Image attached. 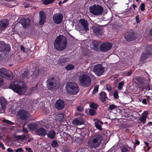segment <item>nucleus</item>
I'll return each mask as SVG.
<instances>
[{
  "label": "nucleus",
  "instance_id": "nucleus-1",
  "mask_svg": "<svg viewBox=\"0 0 152 152\" xmlns=\"http://www.w3.org/2000/svg\"><path fill=\"white\" fill-rule=\"evenodd\" d=\"M9 87L15 92L20 94H24L26 91V86L23 82L21 81H15L10 85Z\"/></svg>",
  "mask_w": 152,
  "mask_h": 152
},
{
  "label": "nucleus",
  "instance_id": "nucleus-2",
  "mask_svg": "<svg viewBox=\"0 0 152 152\" xmlns=\"http://www.w3.org/2000/svg\"><path fill=\"white\" fill-rule=\"evenodd\" d=\"M54 45L57 50L59 51L63 50L67 45L66 39L63 35L58 36L55 41Z\"/></svg>",
  "mask_w": 152,
  "mask_h": 152
},
{
  "label": "nucleus",
  "instance_id": "nucleus-3",
  "mask_svg": "<svg viewBox=\"0 0 152 152\" xmlns=\"http://www.w3.org/2000/svg\"><path fill=\"white\" fill-rule=\"evenodd\" d=\"M103 139L102 135L100 134L95 135L88 141V146L91 148H98L100 145Z\"/></svg>",
  "mask_w": 152,
  "mask_h": 152
},
{
  "label": "nucleus",
  "instance_id": "nucleus-4",
  "mask_svg": "<svg viewBox=\"0 0 152 152\" xmlns=\"http://www.w3.org/2000/svg\"><path fill=\"white\" fill-rule=\"evenodd\" d=\"M79 82L80 85L84 87H87L91 84V79L85 72L81 73L79 77Z\"/></svg>",
  "mask_w": 152,
  "mask_h": 152
},
{
  "label": "nucleus",
  "instance_id": "nucleus-5",
  "mask_svg": "<svg viewBox=\"0 0 152 152\" xmlns=\"http://www.w3.org/2000/svg\"><path fill=\"white\" fill-rule=\"evenodd\" d=\"M67 92L72 94H75L79 91V88L77 84L73 82H69L66 86Z\"/></svg>",
  "mask_w": 152,
  "mask_h": 152
},
{
  "label": "nucleus",
  "instance_id": "nucleus-6",
  "mask_svg": "<svg viewBox=\"0 0 152 152\" xmlns=\"http://www.w3.org/2000/svg\"><path fill=\"white\" fill-rule=\"evenodd\" d=\"M89 9L90 12L96 15H101L103 12V7L99 5H94Z\"/></svg>",
  "mask_w": 152,
  "mask_h": 152
},
{
  "label": "nucleus",
  "instance_id": "nucleus-7",
  "mask_svg": "<svg viewBox=\"0 0 152 152\" xmlns=\"http://www.w3.org/2000/svg\"><path fill=\"white\" fill-rule=\"evenodd\" d=\"M48 87L50 90H53L58 88L59 83L55 81L53 77H50L48 79Z\"/></svg>",
  "mask_w": 152,
  "mask_h": 152
},
{
  "label": "nucleus",
  "instance_id": "nucleus-8",
  "mask_svg": "<svg viewBox=\"0 0 152 152\" xmlns=\"http://www.w3.org/2000/svg\"><path fill=\"white\" fill-rule=\"evenodd\" d=\"M13 74L12 72L5 68H2L0 69V76L5 78L9 79L12 78Z\"/></svg>",
  "mask_w": 152,
  "mask_h": 152
},
{
  "label": "nucleus",
  "instance_id": "nucleus-9",
  "mask_svg": "<svg viewBox=\"0 0 152 152\" xmlns=\"http://www.w3.org/2000/svg\"><path fill=\"white\" fill-rule=\"evenodd\" d=\"M93 71L97 76L102 75L104 72V68L101 64L95 65L93 68Z\"/></svg>",
  "mask_w": 152,
  "mask_h": 152
},
{
  "label": "nucleus",
  "instance_id": "nucleus-10",
  "mask_svg": "<svg viewBox=\"0 0 152 152\" xmlns=\"http://www.w3.org/2000/svg\"><path fill=\"white\" fill-rule=\"evenodd\" d=\"M29 115L30 114L28 111L23 110L19 111L17 114L18 117L23 120H26Z\"/></svg>",
  "mask_w": 152,
  "mask_h": 152
},
{
  "label": "nucleus",
  "instance_id": "nucleus-11",
  "mask_svg": "<svg viewBox=\"0 0 152 152\" xmlns=\"http://www.w3.org/2000/svg\"><path fill=\"white\" fill-rule=\"evenodd\" d=\"M63 15L60 13L55 14L53 16V19L54 22L56 24H59L62 21Z\"/></svg>",
  "mask_w": 152,
  "mask_h": 152
},
{
  "label": "nucleus",
  "instance_id": "nucleus-12",
  "mask_svg": "<svg viewBox=\"0 0 152 152\" xmlns=\"http://www.w3.org/2000/svg\"><path fill=\"white\" fill-rule=\"evenodd\" d=\"M125 38L126 40L130 41L136 39L137 36L134 31H129L125 35Z\"/></svg>",
  "mask_w": 152,
  "mask_h": 152
},
{
  "label": "nucleus",
  "instance_id": "nucleus-13",
  "mask_svg": "<svg viewBox=\"0 0 152 152\" xmlns=\"http://www.w3.org/2000/svg\"><path fill=\"white\" fill-rule=\"evenodd\" d=\"M112 45L110 43L106 42L102 43L100 46V50L102 52L109 50L112 48Z\"/></svg>",
  "mask_w": 152,
  "mask_h": 152
},
{
  "label": "nucleus",
  "instance_id": "nucleus-14",
  "mask_svg": "<svg viewBox=\"0 0 152 152\" xmlns=\"http://www.w3.org/2000/svg\"><path fill=\"white\" fill-rule=\"evenodd\" d=\"M0 102L1 109H0V113H3L7 105V102L6 99L3 97H0Z\"/></svg>",
  "mask_w": 152,
  "mask_h": 152
},
{
  "label": "nucleus",
  "instance_id": "nucleus-15",
  "mask_svg": "<svg viewBox=\"0 0 152 152\" xmlns=\"http://www.w3.org/2000/svg\"><path fill=\"white\" fill-rule=\"evenodd\" d=\"M93 32L97 35H101L102 33V31L101 28L97 26H93L92 27Z\"/></svg>",
  "mask_w": 152,
  "mask_h": 152
},
{
  "label": "nucleus",
  "instance_id": "nucleus-16",
  "mask_svg": "<svg viewBox=\"0 0 152 152\" xmlns=\"http://www.w3.org/2000/svg\"><path fill=\"white\" fill-rule=\"evenodd\" d=\"M79 22L80 23L81 26L84 31H86L89 30L88 24L87 20L83 19H81Z\"/></svg>",
  "mask_w": 152,
  "mask_h": 152
},
{
  "label": "nucleus",
  "instance_id": "nucleus-17",
  "mask_svg": "<svg viewBox=\"0 0 152 152\" xmlns=\"http://www.w3.org/2000/svg\"><path fill=\"white\" fill-rule=\"evenodd\" d=\"M9 24L7 20L3 19L0 21V30H4Z\"/></svg>",
  "mask_w": 152,
  "mask_h": 152
},
{
  "label": "nucleus",
  "instance_id": "nucleus-18",
  "mask_svg": "<svg viewBox=\"0 0 152 152\" xmlns=\"http://www.w3.org/2000/svg\"><path fill=\"white\" fill-rule=\"evenodd\" d=\"M84 122V119L81 117H78L74 119L72 121V124L75 126L83 124Z\"/></svg>",
  "mask_w": 152,
  "mask_h": 152
},
{
  "label": "nucleus",
  "instance_id": "nucleus-19",
  "mask_svg": "<svg viewBox=\"0 0 152 152\" xmlns=\"http://www.w3.org/2000/svg\"><path fill=\"white\" fill-rule=\"evenodd\" d=\"M35 133L39 135L45 136L47 134V131L44 128L41 127L37 129L35 131Z\"/></svg>",
  "mask_w": 152,
  "mask_h": 152
},
{
  "label": "nucleus",
  "instance_id": "nucleus-20",
  "mask_svg": "<svg viewBox=\"0 0 152 152\" xmlns=\"http://www.w3.org/2000/svg\"><path fill=\"white\" fill-rule=\"evenodd\" d=\"M64 101L59 99L56 101L55 104V107L57 109L61 110L64 107Z\"/></svg>",
  "mask_w": 152,
  "mask_h": 152
},
{
  "label": "nucleus",
  "instance_id": "nucleus-21",
  "mask_svg": "<svg viewBox=\"0 0 152 152\" xmlns=\"http://www.w3.org/2000/svg\"><path fill=\"white\" fill-rule=\"evenodd\" d=\"M151 53L149 52H144L141 55L140 61L143 62L145 60L148 58L151 55Z\"/></svg>",
  "mask_w": 152,
  "mask_h": 152
},
{
  "label": "nucleus",
  "instance_id": "nucleus-22",
  "mask_svg": "<svg viewBox=\"0 0 152 152\" xmlns=\"http://www.w3.org/2000/svg\"><path fill=\"white\" fill-rule=\"evenodd\" d=\"M39 14L40 18L39 23L40 24L42 25L45 21V16L44 12L42 11H41L39 12Z\"/></svg>",
  "mask_w": 152,
  "mask_h": 152
},
{
  "label": "nucleus",
  "instance_id": "nucleus-23",
  "mask_svg": "<svg viewBox=\"0 0 152 152\" xmlns=\"http://www.w3.org/2000/svg\"><path fill=\"white\" fill-rule=\"evenodd\" d=\"M20 22L24 28L28 26L30 23V20L28 18H23L20 20Z\"/></svg>",
  "mask_w": 152,
  "mask_h": 152
},
{
  "label": "nucleus",
  "instance_id": "nucleus-24",
  "mask_svg": "<svg viewBox=\"0 0 152 152\" xmlns=\"http://www.w3.org/2000/svg\"><path fill=\"white\" fill-rule=\"evenodd\" d=\"M7 48H8V46L6 45L4 42L0 41V51H7L8 50Z\"/></svg>",
  "mask_w": 152,
  "mask_h": 152
},
{
  "label": "nucleus",
  "instance_id": "nucleus-25",
  "mask_svg": "<svg viewBox=\"0 0 152 152\" xmlns=\"http://www.w3.org/2000/svg\"><path fill=\"white\" fill-rule=\"evenodd\" d=\"M27 126L30 130H35L38 127V125L36 123L28 124Z\"/></svg>",
  "mask_w": 152,
  "mask_h": 152
},
{
  "label": "nucleus",
  "instance_id": "nucleus-26",
  "mask_svg": "<svg viewBox=\"0 0 152 152\" xmlns=\"http://www.w3.org/2000/svg\"><path fill=\"white\" fill-rule=\"evenodd\" d=\"M56 135V132L54 130L50 131L47 134L48 137L51 139H54Z\"/></svg>",
  "mask_w": 152,
  "mask_h": 152
},
{
  "label": "nucleus",
  "instance_id": "nucleus-27",
  "mask_svg": "<svg viewBox=\"0 0 152 152\" xmlns=\"http://www.w3.org/2000/svg\"><path fill=\"white\" fill-rule=\"evenodd\" d=\"M29 73L28 70H25L22 75V77L23 79H26L29 78Z\"/></svg>",
  "mask_w": 152,
  "mask_h": 152
},
{
  "label": "nucleus",
  "instance_id": "nucleus-28",
  "mask_svg": "<svg viewBox=\"0 0 152 152\" xmlns=\"http://www.w3.org/2000/svg\"><path fill=\"white\" fill-rule=\"evenodd\" d=\"M102 124L103 123L99 120H98L96 122H95V125L96 127L100 130H102L100 124Z\"/></svg>",
  "mask_w": 152,
  "mask_h": 152
},
{
  "label": "nucleus",
  "instance_id": "nucleus-29",
  "mask_svg": "<svg viewBox=\"0 0 152 152\" xmlns=\"http://www.w3.org/2000/svg\"><path fill=\"white\" fill-rule=\"evenodd\" d=\"M64 118V115L63 114H58L56 117V120L59 121H62Z\"/></svg>",
  "mask_w": 152,
  "mask_h": 152
},
{
  "label": "nucleus",
  "instance_id": "nucleus-30",
  "mask_svg": "<svg viewBox=\"0 0 152 152\" xmlns=\"http://www.w3.org/2000/svg\"><path fill=\"white\" fill-rule=\"evenodd\" d=\"M100 98L102 101H104L106 98V94L105 92H102L100 94Z\"/></svg>",
  "mask_w": 152,
  "mask_h": 152
},
{
  "label": "nucleus",
  "instance_id": "nucleus-31",
  "mask_svg": "<svg viewBox=\"0 0 152 152\" xmlns=\"http://www.w3.org/2000/svg\"><path fill=\"white\" fill-rule=\"evenodd\" d=\"M55 0H42V1L43 3L45 4H47L53 3Z\"/></svg>",
  "mask_w": 152,
  "mask_h": 152
},
{
  "label": "nucleus",
  "instance_id": "nucleus-32",
  "mask_svg": "<svg viewBox=\"0 0 152 152\" xmlns=\"http://www.w3.org/2000/svg\"><path fill=\"white\" fill-rule=\"evenodd\" d=\"M74 68V66L73 65L69 64L65 67V69L67 70H69L73 69Z\"/></svg>",
  "mask_w": 152,
  "mask_h": 152
},
{
  "label": "nucleus",
  "instance_id": "nucleus-33",
  "mask_svg": "<svg viewBox=\"0 0 152 152\" xmlns=\"http://www.w3.org/2000/svg\"><path fill=\"white\" fill-rule=\"evenodd\" d=\"M124 84V82L123 81H121L118 83V89L120 90L123 89V86Z\"/></svg>",
  "mask_w": 152,
  "mask_h": 152
},
{
  "label": "nucleus",
  "instance_id": "nucleus-34",
  "mask_svg": "<svg viewBox=\"0 0 152 152\" xmlns=\"http://www.w3.org/2000/svg\"><path fill=\"white\" fill-rule=\"evenodd\" d=\"M92 46V48H97L98 46V42L96 41H94L92 42L91 45Z\"/></svg>",
  "mask_w": 152,
  "mask_h": 152
},
{
  "label": "nucleus",
  "instance_id": "nucleus-35",
  "mask_svg": "<svg viewBox=\"0 0 152 152\" xmlns=\"http://www.w3.org/2000/svg\"><path fill=\"white\" fill-rule=\"evenodd\" d=\"M89 113L92 116H94L96 114L95 111L93 109H90L89 110Z\"/></svg>",
  "mask_w": 152,
  "mask_h": 152
},
{
  "label": "nucleus",
  "instance_id": "nucleus-36",
  "mask_svg": "<svg viewBox=\"0 0 152 152\" xmlns=\"http://www.w3.org/2000/svg\"><path fill=\"white\" fill-rule=\"evenodd\" d=\"M51 145L52 147H57L58 145L57 141L55 140H53L51 143Z\"/></svg>",
  "mask_w": 152,
  "mask_h": 152
},
{
  "label": "nucleus",
  "instance_id": "nucleus-37",
  "mask_svg": "<svg viewBox=\"0 0 152 152\" xmlns=\"http://www.w3.org/2000/svg\"><path fill=\"white\" fill-rule=\"evenodd\" d=\"M117 107L114 104L110 105L108 108V110H113L116 109Z\"/></svg>",
  "mask_w": 152,
  "mask_h": 152
},
{
  "label": "nucleus",
  "instance_id": "nucleus-38",
  "mask_svg": "<svg viewBox=\"0 0 152 152\" xmlns=\"http://www.w3.org/2000/svg\"><path fill=\"white\" fill-rule=\"evenodd\" d=\"M148 114V111H145L142 114V117L146 119V118L147 117V115Z\"/></svg>",
  "mask_w": 152,
  "mask_h": 152
},
{
  "label": "nucleus",
  "instance_id": "nucleus-39",
  "mask_svg": "<svg viewBox=\"0 0 152 152\" xmlns=\"http://www.w3.org/2000/svg\"><path fill=\"white\" fill-rule=\"evenodd\" d=\"M99 89V86L96 85L94 87L93 91V94H95L98 91Z\"/></svg>",
  "mask_w": 152,
  "mask_h": 152
},
{
  "label": "nucleus",
  "instance_id": "nucleus-40",
  "mask_svg": "<svg viewBox=\"0 0 152 152\" xmlns=\"http://www.w3.org/2000/svg\"><path fill=\"white\" fill-rule=\"evenodd\" d=\"M146 119L145 118H142V116L139 117L138 119V121H140L143 124H144L146 121Z\"/></svg>",
  "mask_w": 152,
  "mask_h": 152
},
{
  "label": "nucleus",
  "instance_id": "nucleus-41",
  "mask_svg": "<svg viewBox=\"0 0 152 152\" xmlns=\"http://www.w3.org/2000/svg\"><path fill=\"white\" fill-rule=\"evenodd\" d=\"M88 149L86 148L79 149L77 152H89Z\"/></svg>",
  "mask_w": 152,
  "mask_h": 152
},
{
  "label": "nucleus",
  "instance_id": "nucleus-42",
  "mask_svg": "<svg viewBox=\"0 0 152 152\" xmlns=\"http://www.w3.org/2000/svg\"><path fill=\"white\" fill-rule=\"evenodd\" d=\"M3 122L10 125H13L14 124L13 123L8 120H3Z\"/></svg>",
  "mask_w": 152,
  "mask_h": 152
},
{
  "label": "nucleus",
  "instance_id": "nucleus-43",
  "mask_svg": "<svg viewBox=\"0 0 152 152\" xmlns=\"http://www.w3.org/2000/svg\"><path fill=\"white\" fill-rule=\"evenodd\" d=\"M106 89L108 91H110L112 90V88L109 84H107L106 85Z\"/></svg>",
  "mask_w": 152,
  "mask_h": 152
},
{
  "label": "nucleus",
  "instance_id": "nucleus-44",
  "mask_svg": "<svg viewBox=\"0 0 152 152\" xmlns=\"http://www.w3.org/2000/svg\"><path fill=\"white\" fill-rule=\"evenodd\" d=\"M90 107L92 108H96L98 106L97 104H95L92 103L90 105Z\"/></svg>",
  "mask_w": 152,
  "mask_h": 152
},
{
  "label": "nucleus",
  "instance_id": "nucleus-45",
  "mask_svg": "<svg viewBox=\"0 0 152 152\" xmlns=\"http://www.w3.org/2000/svg\"><path fill=\"white\" fill-rule=\"evenodd\" d=\"M140 8L142 11H144L145 10V4L143 3H142L141 4Z\"/></svg>",
  "mask_w": 152,
  "mask_h": 152
},
{
  "label": "nucleus",
  "instance_id": "nucleus-46",
  "mask_svg": "<svg viewBox=\"0 0 152 152\" xmlns=\"http://www.w3.org/2000/svg\"><path fill=\"white\" fill-rule=\"evenodd\" d=\"M122 152H129L128 149L126 147H123L121 149Z\"/></svg>",
  "mask_w": 152,
  "mask_h": 152
},
{
  "label": "nucleus",
  "instance_id": "nucleus-47",
  "mask_svg": "<svg viewBox=\"0 0 152 152\" xmlns=\"http://www.w3.org/2000/svg\"><path fill=\"white\" fill-rule=\"evenodd\" d=\"M68 59L65 57L62 60H61V63H65L66 62H68Z\"/></svg>",
  "mask_w": 152,
  "mask_h": 152
},
{
  "label": "nucleus",
  "instance_id": "nucleus-48",
  "mask_svg": "<svg viewBox=\"0 0 152 152\" xmlns=\"http://www.w3.org/2000/svg\"><path fill=\"white\" fill-rule=\"evenodd\" d=\"M77 109L78 111L82 112L84 110L83 108L81 107L78 106L77 107Z\"/></svg>",
  "mask_w": 152,
  "mask_h": 152
},
{
  "label": "nucleus",
  "instance_id": "nucleus-49",
  "mask_svg": "<svg viewBox=\"0 0 152 152\" xmlns=\"http://www.w3.org/2000/svg\"><path fill=\"white\" fill-rule=\"evenodd\" d=\"M25 125V124H24L23 125V126L22 130H23V132H24L25 133H27L28 132V130L26 128H25L24 127V126Z\"/></svg>",
  "mask_w": 152,
  "mask_h": 152
},
{
  "label": "nucleus",
  "instance_id": "nucleus-50",
  "mask_svg": "<svg viewBox=\"0 0 152 152\" xmlns=\"http://www.w3.org/2000/svg\"><path fill=\"white\" fill-rule=\"evenodd\" d=\"M65 137H66L68 139L70 140L72 139V137H71V136L68 134L65 133Z\"/></svg>",
  "mask_w": 152,
  "mask_h": 152
},
{
  "label": "nucleus",
  "instance_id": "nucleus-51",
  "mask_svg": "<svg viewBox=\"0 0 152 152\" xmlns=\"http://www.w3.org/2000/svg\"><path fill=\"white\" fill-rule=\"evenodd\" d=\"M114 96L115 98H117L118 97V91H115L114 93Z\"/></svg>",
  "mask_w": 152,
  "mask_h": 152
},
{
  "label": "nucleus",
  "instance_id": "nucleus-52",
  "mask_svg": "<svg viewBox=\"0 0 152 152\" xmlns=\"http://www.w3.org/2000/svg\"><path fill=\"white\" fill-rule=\"evenodd\" d=\"M136 80L138 82L140 83H141L142 81V79L139 77H137L136 78Z\"/></svg>",
  "mask_w": 152,
  "mask_h": 152
},
{
  "label": "nucleus",
  "instance_id": "nucleus-53",
  "mask_svg": "<svg viewBox=\"0 0 152 152\" xmlns=\"http://www.w3.org/2000/svg\"><path fill=\"white\" fill-rule=\"evenodd\" d=\"M23 151V149L21 148L17 149L16 150V152H22Z\"/></svg>",
  "mask_w": 152,
  "mask_h": 152
},
{
  "label": "nucleus",
  "instance_id": "nucleus-54",
  "mask_svg": "<svg viewBox=\"0 0 152 152\" xmlns=\"http://www.w3.org/2000/svg\"><path fill=\"white\" fill-rule=\"evenodd\" d=\"M4 83L3 79L0 77V86H2Z\"/></svg>",
  "mask_w": 152,
  "mask_h": 152
},
{
  "label": "nucleus",
  "instance_id": "nucleus-55",
  "mask_svg": "<svg viewBox=\"0 0 152 152\" xmlns=\"http://www.w3.org/2000/svg\"><path fill=\"white\" fill-rule=\"evenodd\" d=\"M2 148V149L3 150L5 149V147L4 146V145L2 143V142H0V148Z\"/></svg>",
  "mask_w": 152,
  "mask_h": 152
},
{
  "label": "nucleus",
  "instance_id": "nucleus-56",
  "mask_svg": "<svg viewBox=\"0 0 152 152\" xmlns=\"http://www.w3.org/2000/svg\"><path fill=\"white\" fill-rule=\"evenodd\" d=\"M136 20L137 23H139L140 21L139 20V16L138 15H137L136 16Z\"/></svg>",
  "mask_w": 152,
  "mask_h": 152
},
{
  "label": "nucleus",
  "instance_id": "nucleus-57",
  "mask_svg": "<svg viewBox=\"0 0 152 152\" xmlns=\"http://www.w3.org/2000/svg\"><path fill=\"white\" fill-rule=\"evenodd\" d=\"M20 135H18L15 137V139L16 140H20L21 139Z\"/></svg>",
  "mask_w": 152,
  "mask_h": 152
},
{
  "label": "nucleus",
  "instance_id": "nucleus-58",
  "mask_svg": "<svg viewBox=\"0 0 152 152\" xmlns=\"http://www.w3.org/2000/svg\"><path fill=\"white\" fill-rule=\"evenodd\" d=\"M25 149L26 150L28 151V152H30L31 151V148L27 147L25 148Z\"/></svg>",
  "mask_w": 152,
  "mask_h": 152
},
{
  "label": "nucleus",
  "instance_id": "nucleus-59",
  "mask_svg": "<svg viewBox=\"0 0 152 152\" xmlns=\"http://www.w3.org/2000/svg\"><path fill=\"white\" fill-rule=\"evenodd\" d=\"M132 73V71L131 70L129 71L127 73V75H126V76H129L131 75Z\"/></svg>",
  "mask_w": 152,
  "mask_h": 152
},
{
  "label": "nucleus",
  "instance_id": "nucleus-60",
  "mask_svg": "<svg viewBox=\"0 0 152 152\" xmlns=\"http://www.w3.org/2000/svg\"><path fill=\"white\" fill-rule=\"evenodd\" d=\"M142 103L144 104H147V100L145 99H144L142 100Z\"/></svg>",
  "mask_w": 152,
  "mask_h": 152
},
{
  "label": "nucleus",
  "instance_id": "nucleus-61",
  "mask_svg": "<svg viewBox=\"0 0 152 152\" xmlns=\"http://www.w3.org/2000/svg\"><path fill=\"white\" fill-rule=\"evenodd\" d=\"M37 89V87L35 86L32 89V91L34 92H35V91H36V89ZM32 93H33V92H32Z\"/></svg>",
  "mask_w": 152,
  "mask_h": 152
},
{
  "label": "nucleus",
  "instance_id": "nucleus-62",
  "mask_svg": "<svg viewBox=\"0 0 152 152\" xmlns=\"http://www.w3.org/2000/svg\"><path fill=\"white\" fill-rule=\"evenodd\" d=\"M7 151L8 152H13V150L10 148H8L7 149Z\"/></svg>",
  "mask_w": 152,
  "mask_h": 152
},
{
  "label": "nucleus",
  "instance_id": "nucleus-63",
  "mask_svg": "<svg viewBox=\"0 0 152 152\" xmlns=\"http://www.w3.org/2000/svg\"><path fill=\"white\" fill-rule=\"evenodd\" d=\"M20 138L21 140H23L25 139L26 137L25 135H20Z\"/></svg>",
  "mask_w": 152,
  "mask_h": 152
},
{
  "label": "nucleus",
  "instance_id": "nucleus-64",
  "mask_svg": "<svg viewBox=\"0 0 152 152\" xmlns=\"http://www.w3.org/2000/svg\"><path fill=\"white\" fill-rule=\"evenodd\" d=\"M20 49L23 51L25 52V48L24 47L21 45L20 47Z\"/></svg>",
  "mask_w": 152,
  "mask_h": 152
}]
</instances>
